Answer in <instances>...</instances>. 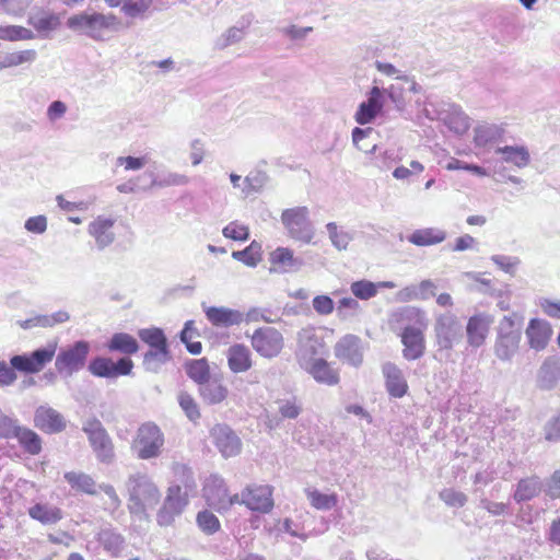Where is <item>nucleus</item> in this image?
<instances>
[{
	"instance_id": "6ab92c4d",
	"label": "nucleus",
	"mask_w": 560,
	"mask_h": 560,
	"mask_svg": "<svg viewBox=\"0 0 560 560\" xmlns=\"http://www.w3.org/2000/svg\"><path fill=\"white\" fill-rule=\"evenodd\" d=\"M336 357L354 368L362 364L363 351L361 339L354 335H346L335 346Z\"/></svg>"
},
{
	"instance_id": "69168bd1",
	"label": "nucleus",
	"mask_w": 560,
	"mask_h": 560,
	"mask_svg": "<svg viewBox=\"0 0 560 560\" xmlns=\"http://www.w3.org/2000/svg\"><path fill=\"white\" fill-rule=\"evenodd\" d=\"M5 55L7 65H10L11 67H18L23 63H32L37 58V51L35 49L13 51Z\"/></svg>"
},
{
	"instance_id": "3c124183",
	"label": "nucleus",
	"mask_w": 560,
	"mask_h": 560,
	"mask_svg": "<svg viewBox=\"0 0 560 560\" xmlns=\"http://www.w3.org/2000/svg\"><path fill=\"white\" fill-rule=\"evenodd\" d=\"M138 336L144 343L150 347V349L168 348L167 339L161 328H143L138 331Z\"/></svg>"
},
{
	"instance_id": "e2e57ef3",
	"label": "nucleus",
	"mask_w": 560,
	"mask_h": 560,
	"mask_svg": "<svg viewBox=\"0 0 560 560\" xmlns=\"http://www.w3.org/2000/svg\"><path fill=\"white\" fill-rule=\"evenodd\" d=\"M222 234L224 237L233 241H247L249 238L248 226L241 224L237 221L230 222L224 226Z\"/></svg>"
},
{
	"instance_id": "2f4dec72",
	"label": "nucleus",
	"mask_w": 560,
	"mask_h": 560,
	"mask_svg": "<svg viewBox=\"0 0 560 560\" xmlns=\"http://www.w3.org/2000/svg\"><path fill=\"white\" fill-rule=\"evenodd\" d=\"M96 540L103 550L112 557H118L125 547L124 536L110 527L102 528L96 534Z\"/></svg>"
},
{
	"instance_id": "7c9ffc66",
	"label": "nucleus",
	"mask_w": 560,
	"mask_h": 560,
	"mask_svg": "<svg viewBox=\"0 0 560 560\" xmlns=\"http://www.w3.org/2000/svg\"><path fill=\"white\" fill-rule=\"evenodd\" d=\"M324 342L315 335H310L302 339L296 353L301 365L303 368L307 364L310 365L314 360H316L315 357L324 353Z\"/></svg>"
},
{
	"instance_id": "de8ad7c7",
	"label": "nucleus",
	"mask_w": 560,
	"mask_h": 560,
	"mask_svg": "<svg viewBox=\"0 0 560 560\" xmlns=\"http://www.w3.org/2000/svg\"><path fill=\"white\" fill-rule=\"evenodd\" d=\"M232 257L245 266L254 268L261 260V245L257 241H253L243 250H234Z\"/></svg>"
},
{
	"instance_id": "473e14b6",
	"label": "nucleus",
	"mask_w": 560,
	"mask_h": 560,
	"mask_svg": "<svg viewBox=\"0 0 560 560\" xmlns=\"http://www.w3.org/2000/svg\"><path fill=\"white\" fill-rule=\"evenodd\" d=\"M446 232L440 228L417 229L407 236V241L416 246H432L444 242Z\"/></svg>"
},
{
	"instance_id": "f03ea898",
	"label": "nucleus",
	"mask_w": 560,
	"mask_h": 560,
	"mask_svg": "<svg viewBox=\"0 0 560 560\" xmlns=\"http://www.w3.org/2000/svg\"><path fill=\"white\" fill-rule=\"evenodd\" d=\"M127 508L131 515L139 520L148 517V511L161 501V492L153 479L145 472L130 474L125 482Z\"/></svg>"
},
{
	"instance_id": "1a4fd4ad",
	"label": "nucleus",
	"mask_w": 560,
	"mask_h": 560,
	"mask_svg": "<svg viewBox=\"0 0 560 560\" xmlns=\"http://www.w3.org/2000/svg\"><path fill=\"white\" fill-rule=\"evenodd\" d=\"M133 362L128 357L120 358L114 362L108 357H95L88 364V371L95 377L116 380L119 376L130 375Z\"/></svg>"
},
{
	"instance_id": "a19ab883",
	"label": "nucleus",
	"mask_w": 560,
	"mask_h": 560,
	"mask_svg": "<svg viewBox=\"0 0 560 560\" xmlns=\"http://www.w3.org/2000/svg\"><path fill=\"white\" fill-rule=\"evenodd\" d=\"M542 490V481L536 477L521 479L513 494V499L521 503L534 499Z\"/></svg>"
},
{
	"instance_id": "09e8293b",
	"label": "nucleus",
	"mask_w": 560,
	"mask_h": 560,
	"mask_svg": "<svg viewBox=\"0 0 560 560\" xmlns=\"http://www.w3.org/2000/svg\"><path fill=\"white\" fill-rule=\"evenodd\" d=\"M186 373L199 386L211 378L210 366L206 359L189 361L186 364Z\"/></svg>"
},
{
	"instance_id": "a18cd8bd",
	"label": "nucleus",
	"mask_w": 560,
	"mask_h": 560,
	"mask_svg": "<svg viewBox=\"0 0 560 560\" xmlns=\"http://www.w3.org/2000/svg\"><path fill=\"white\" fill-rule=\"evenodd\" d=\"M170 360L171 353L168 348L149 349L143 355V368L145 371L156 373Z\"/></svg>"
},
{
	"instance_id": "338daca9",
	"label": "nucleus",
	"mask_w": 560,
	"mask_h": 560,
	"mask_svg": "<svg viewBox=\"0 0 560 560\" xmlns=\"http://www.w3.org/2000/svg\"><path fill=\"white\" fill-rule=\"evenodd\" d=\"M542 490L548 498L560 499V469L555 470L550 477L545 479Z\"/></svg>"
},
{
	"instance_id": "a878e982",
	"label": "nucleus",
	"mask_w": 560,
	"mask_h": 560,
	"mask_svg": "<svg viewBox=\"0 0 560 560\" xmlns=\"http://www.w3.org/2000/svg\"><path fill=\"white\" fill-rule=\"evenodd\" d=\"M424 330H418L410 328L407 331H402L401 343L404 345L402 355L408 361H413L421 358L425 350Z\"/></svg>"
},
{
	"instance_id": "79ce46f5",
	"label": "nucleus",
	"mask_w": 560,
	"mask_h": 560,
	"mask_svg": "<svg viewBox=\"0 0 560 560\" xmlns=\"http://www.w3.org/2000/svg\"><path fill=\"white\" fill-rule=\"evenodd\" d=\"M19 441L21 447L30 455H38L42 452V439L33 430L19 427L13 435Z\"/></svg>"
},
{
	"instance_id": "f3484780",
	"label": "nucleus",
	"mask_w": 560,
	"mask_h": 560,
	"mask_svg": "<svg viewBox=\"0 0 560 560\" xmlns=\"http://www.w3.org/2000/svg\"><path fill=\"white\" fill-rule=\"evenodd\" d=\"M34 425L45 433L54 434L63 431L67 427V421L59 411L45 404L36 408Z\"/></svg>"
},
{
	"instance_id": "b1692460",
	"label": "nucleus",
	"mask_w": 560,
	"mask_h": 560,
	"mask_svg": "<svg viewBox=\"0 0 560 560\" xmlns=\"http://www.w3.org/2000/svg\"><path fill=\"white\" fill-rule=\"evenodd\" d=\"M269 261L273 267L270 271L291 272L298 271L303 266V260L294 256V253L289 247L279 246L269 255Z\"/></svg>"
},
{
	"instance_id": "423d86ee",
	"label": "nucleus",
	"mask_w": 560,
	"mask_h": 560,
	"mask_svg": "<svg viewBox=\"0 0 560 560\" xmlns=\"http://www.w3.org/2000/svg\"><path fill=\"white\" fill-rule=\"evenodd\" d=\"M91 345L86 340H77L60 348L56 355L55 368L59 374L71 376L81 371L88 361Z\"/></svg>"
},
{
	"instance_id": "6e6552de",
	"label": "nucleus",
	"mask_w": 560,
	"mask_h": 560,
	"mask_svg": "<svg viewBox=\"0 0 560 560\" xmlns=\"http://www.w3.org/2000/svg\"><path fill=\"white\" fill-rule=\"evenodd\" d=\"M434 331L440 351L452 350L463 338V326L458 318L450 312L441 314L436 318Z\"/></svg>"
},
{
	"instance_id": "f257e3e1",
	"label": "nucleus",
	"mask_w": 560,
	"mask_h": 560,
	"mask_svg": "<svg viewBox=\"0 0 560 560\" xmlns=\"http://www.w3.org/2000/svg\"><path fill=\"white\" fill-rule=\"evenodd\" d=\"M67 26L74 33L92 40L106 42L121 30L122 23L113 13H102L89 9L71 15L67 20Z\"/></svg>"
},
{
	"instance_id": "ddd939ff",
	"label": "nucleus",
	"mask_w": 560,
	"mask_h": 560,
	"mask_svg": "<svg viewBox=\"0 0 560 560\" xmlns=\"http://www.w3.org/2000/svg\"><path fill=\"white\" fill-rule=\"evenodd\" d=\"M83 431L88 434L96 457L103 463H109L114 457L113 444L101 421L96 419L86 421Z\"/></svg>"
},
{
	"instance_id": "13d9d810",
	"label": "nucleus",
	"mask_w": 560,
	"mask_h": 560,
	"mask_svg": "<svg viewBox=\"0 0 560 560\" xmlns=\"http://www.w3.org/2000/svg\"><path fill=\"white\" fill-rule=\"evenodd\" d=\"M196 522L198 527L207 535H212L220 529L219 518L207 510L197 514Z\"/></svg>"
},
{
	"instance_id": "4d7b16f0",
	"label": "nucleus",
	"mask_w": 560,
	"mask_h": 560,
	"mask_svg": "<svg viewBox=\"0 0 560 560\" xmlns=\"http://www.w3.org/2000/svg\"><path fill=\"white\" fill-rule=\"evenodd\" d=\"M189 183L188 176L179 173L168 172L166 174H162L159 177L153 178L151 185L153 187H170V186H184Z\"/></svg>"
},
{
	"instance_id": "603ef678",
	"label": "nucleus",
	"mask_w": 560,
	"mask_h": 560,
	"mask_svg": "<svg viewBox=\"0 0 560 560\" xmlns=\"http://www.w3.org/2000/svg\"><path fill=\"white\" fill-rule=\"evenodd\" d=\"M35 34L32 30L20 25H0V39L2 40H30L34 39Z\"/></svg>"
},
{
	"instance_id": "9d476101",
	"label": "nucleus",
	"mask_w": 560,
	"mask_h": 560,
	"mask_svg": "<svg viewBox=\"0 0 560 560\" xmlns=\"http://www.w3.org/2000/svg\"><path fill=\"white\" fill-rule=\"evenodd\" d=\"M188 504L187 491L174 485L167 489L162 506L158 511L156 522L160 526H170L179 516Z\"/></svg>"
},
{
	"instance_id": "9b49d317",
	"label": "nucleus",
	"mask_w": 560,
	"mask_h": 560,
	"mask_svg": "<svg viewBox=\"0 0 560 560\" xmlns=\"http://www.w3.org/2000/svg\"><path fill=\"white\" fill-rule=\"evenodd\" d=\"M203 497L210 508L217 511H225L240 502L238 494L229 495L224 479L219 475L209 476L203 485Z\"/></svg>"
},
{
	"instance_id": "e433bc0d",
	"label": "nucleus",
	"mask_w": 560,
	"mask_h": 560,
	"mask_svg": "<svg viewBox=\"0 0 560 560\" xmlns=\"http://www.w3.org/2000/svg\"><path fill=\"white\" fill-rule=\"evenodd\" d=\"M27 23L42 36H47L50 32L58 28L60 25V18L56 13L42 10L31 13L28 15Z\"/></svg>"
},
{
	"instance_id": "5701e85b",
	"label": "nucleus",
	"mask_w": 560,
	"mask_h": 560,
	"mask_svg": "<svg viewBox=\"0 0 560 560\" xmlns=\"http://www.w3.org/2000/svg\"><path fill=\"white\" fill-rule=\"evenodd\" d=\"M393 318L400 326L402 331H407L410 328L425 330L428 326L425 313L415 306H405L397 310L393 314Z\"/></svg>"
},
{
	"instance_id": "bf43d9fd",
	"label": "nucleus",
	"mask_w": 560,
	"mask_h": 560,
	"mask_svg": "<svg viewBox=\"0 0 560 560\" xmlns=\"http://www.w3.org/2000/svg\"><path fill=\"white\" fill-rule=\"evenodd\" d=\"M490 259L499 269L512 277L515 276L521 265V259L517 256L492 255Z\"/></svg>"
},
{
	"instance_id": "774afa93",
	"label": "nucleus",
	"mask_w": 560,
	"mask_h": 560,
	"mask_svg": "<svg viewBox=\"0 0 560 560\" xmlns=\"http://www.w3.org/2000/svg\"><path fill=\"white\" fill-rule=\"evenodd\" d=\"M545 439L549 442L560 441V410L559 413L552 417L544 427Z\"/></svg>"
},
{
	"instance_id": "0eeeda50",
	"label": "nucleus",
	"mask_w": 560,
	"mask_h": 560,
	"mask_svg": "<svg viewBox=\"0 0 560 560\" xmlns=\"http://www.w3.org/2000/svg\"><path fill=\"white\" fill-rule=\"evenodd\" d=\"M57 345L51 343L38 348L31 353L15 354L11 357L10 364L18 372L35 374L42 371L55 357Z\"/></svg>"
},
{
	"instance_id": "052dcab7",
	"label": "nucleus",
	"mask_w": 560,
	"mask_h": 560,
	"mask_svg": "<svg viewBox=\"0 0 560 560\" xmlns=\"http://www.w3.org/2000/svg\"><path fill=\"white\" fill-rule=\"evenodd\" d=\"M177 399L182 410L190 421H196L200 418L199 407L191 395L180 392Z\"/></svg>"
},
{
	"instance_id": "f8f14e48",
	"label": "nucleus",
	"mask_w": 560,
	"mask_h": 560,
	"mask_svg": "<svg viewBox=\"0 0 560 560\" xmlns=\"http://www.w3.org/2000/svg\"><path fill=\"white\" fill-rule=\"evenodd\" d=\"M253 349L262 358L272 359L283 349V336L273 327H260L252 336Z\"/></svg>"
},
{
	"instance_id": "39448f33",
	"label": "nucleus",
	"mask_w": 560,
	"mask_h": 560,
	"mask_svg": "<svg viewBox=\"0 0 560 560\" xmlns=\"http://www.w3.org/2000/svg\"><path fill=\"white\" fill-rule=\"evenodd\" d=\"M288 237L302 244H311L315 236V228L310 219V210L305 206L284 209L280 217Z\"/></svg>"
},
{
	"instance_id": "2eb2a0df",
	"label": "nucleus",
	"mask_w": 560,
	"mask_h": 560,
	"mask_svg": "<svg viewBox=\"0 0 560 560\" xmlns=\"http://www.w3.org/2000/svg\"><path fill=\"white\" fill-rule=\"evenodd\" d=\"M238 503L252 511L268 513L273 508L272 488L268 485L247 487Z\"/></svg>"
},
{
	"instance_id": "c85d7f7f",
	"label": "nucleus",
	"mask_w": 560,
	"mask_h": 560,
	"mask_svg": "<svg viewBox=\"0 0 560 560\" xmlns=\"http://www.w3.org/2000/svg\"><path fill=\"white\" fill-rule=\"evenodd\" d=\"M28 516L43 525H54L63 517L62 510L47 502H37L27 510Z\"/></svg>"
},
{
	"instance_id": "393cba45",
	"label": "nucleus",
	"mask_w": 560,
	"mask_h": 560,
	"mask_svg": "<svg viewBox=\"0 0 560 560\" xmlns=\"http://www.w3.org/2000/svg\"><path fill=\"white\" fill-rule=\"evenodd\" d=\"M229 369L235 373H245L253 366V354L250 349L243 343H234L226 350Z\"/></svg>"
},
{
	"instance_id": "864d4df0",
	"label": "nucleus",
	"mask_w": 560,
	"mask_h": 560,
	"mask_svg": "<svg viewBox=\"0 0 560 560\" xmlns=\"http://www.w3.org/2000/svg\"><path fill=\"white\" fill-rule=\"evenodd\" d=\"M373 135H374V129L371 127H368V128L355 127L352 130V142L360 151H363L365 153H375L377 145L375 143L370 145L365 141Z\"/></svg>"
},
{
	"instance_id": "4be33fe9",
	"label": "nucleus",
	"mask_w": 560,
	"mask_h": 560,
	"mask_svg": "<svg viewBox=\"0 0 560 560\" xmlns=\"http://www.w3.org/2000/svg\"><path fill=\"white\" fill-rule=\"evenodd\" d=\"M493 323L492 316L486 313H478L468 319L466 326L467 342L472 348L481 347L489 334Z\"/></svg>"
},
{
	"instance_id": "72a5a7b5",
	"label": "nucleus",
	"mask_w": 560,
	"mask_h": 560,
	"mask_svg": "<svg viewBox=\"0 0 560 560\" xmlns=\"http://www.w3.org/2000/svg\"><path fill=\"white\" fill-rule=\"evenodd\" d=\"M110 8L121 7V12L130 19H144L153 0H104Z\"/></svg>"
},
{
	"instance_id": "4468645a",
	"label": "nucleus",
	"mask_w": 560,
	"mask_h": 560,
	"mask_svg": "<svg viewBox=\"0 0 560 560\" xmlns=\"http://www.w3.org/2000/svg\"><path fill=\"white\" fill-rule=\"evenodd\" d=\"M385 105V91L378 85H373L366 93V101L362 102L354 114V120L359 125H368L382 113Z\"/></svg>"
},
{
	"instance_id": "37998d69",
	"label": "nucleus",
	"mask_w": 560,
	"mask_h": 560,
	"mask_svg": "<svg viewBox=\"0 0 560 560\" xmlns=\"http://www.w3.org/2000/svg\"><path fill=\"white\" fill-rule=\"evenodd\" d=\"M560 378V365L552 359H547L538 372V385L542 389H551Z\"/></svg>"
},
{
	"instance_id": "ea45409f",
	"label": "nucleus",
	"mask_w": 560,
	"mask_h": 560,
	"mask_svg": "<svg viewBox=\"0 0 560 560\" xmlns=\"http://www.w3.org/2000/svg\"><path fill=\"white\" fill-rule=\"evenodd\" d=\"M65 480L70 485L71 489L89 495L97 493V485L95 480L88 474L82 471H67L63 475Z\"/></svg>"
},
{
	"instance_id": "c9c22d12",
	"label": "nucleus",
	"mask_w": 560,
	"mask_h": 560,
	"mask_svg": "<svg viewBox=\"0 0 560 560\" xmlns=\"http://www.w3.org/2000/svg\"><path fill=\"white\" fill-rule=\"evenodd\" d=\"M494 152L502 156V161L516 166L526 167L530 162V154L525 145H504L498 147Z\"/></svg>"
},
{
	"instance_id": "dca6fc26",
	"label": "nucleus",
	"mask_w": 560,
	"mask_h": 560,
	"mask_svg": "<svg viewBox=\"0 0 560 560\" xmlns=\"http://www.w3.org/2000/svg\"><path fill=\"white\" fill-rule=\"evenodd\" d=\"M210 434L223 457L228 458L240 454L242 448L241 439L229 425L215 424Z\"/></svg>"
},
{
	"instance_id": "bb28decb",
	"label": "nucleus",
	"mask_w": 560,
	"mask_h": 560,
	"mask_svg": "<svg viewBox=\"0 0 560 560\" xmlns=\"http://www.w3.org/2000/svg\"><path fill=\"white\" fill-rule=\"evenodd\" d=\"M207 319L213 325L219 327H231L240 325L244 322V314L237 310L228 307L209 306L205 308Z\"/></svg>"
},
{
	"instance_id": "8fccbe9b",
	"label": "nucleus",
	"mask_w": 560,
	"mask_h": 560,
	"mask_svg": "<svg viewBox=\"0 0 560 560\" xmlns=\"http://www.w3.org/2000/svg\"><path fill=\"white\" fill-rule=\"evenodd\" d=\"M276 404L278 412L283 419L294 420L303 410V404L296 396L278 399Z\"/></svg>"
},
{
	"instance_id": "aec40b11",
	"label": "nucleus",
	"mask_w": 560,
	"mask_h": 560,
	"mask_svg": "<svg viewBox=\"0 0 560 560\" xmlns=\"http://www.w3.org/2000/svg\"><path fill=\"white\" fill-rule=\"evenodd\" d=\"M115 219L105 215H98L90 222L88 233L94 238L100 250L105 249L115 241Z\"/></svg>"
},
{
	"instance_id": "5fc2aeb1",
	"label": "nucleus",
	"mask_w": 560,
	"mask_h": 560,
	"mask_svg": "<svg viewBox=\"0 0 560 560\" xmlns=\"http://www.w3.org/2000/svg\"><path fill=\"white\" fill-rule=\"evenodd\" d=\"M351 293L359 300H370L377 294V284L369 280H358L350 285Z\"/></svg>"
},
{
	"instance_id": "680f3d73",
	"label": "nucleus",
	"mask_w": 560,
	"mask_h": 560,
	"mask_svg": "<svg viewBox=\"0 0 560 560\" xmlns=\"http://www.w3.org/2000/svg\"><path fill=\"white\" fill-rule=\"evenodd\" d=\"M244 37V28L243 27H230L225 33H223L215 40V48L224 49L233 44L241 42Z\"/></svg>"
},
{
	"instance_id": "58836bf2",
	"label": "nucleus",
	"mask_w": 560,
	"mask_h": 560,
	"mask_svg": "<svg viewBox=\"0 0 560 560\" xmlns=\"http://www.w3.org/2000/svg\"><path fill=\"white\" fill-rule=\"evenodd\" d=\"M443 120L450 131L457 136L465 135L470 127V118L459 106L454 104L450 106V109Z\"/></svg>"
},
{
	"instance_id": "a211bd4d",
	"label": "nucleus",
	"mask_w": 560,
	"mask_h": 560,
	"mask_svg": "<svg viewBox=\"0 0 560 560\" xmlns=\"http://www.w3.org/2000/svg\"><path fill=\"white\" fill-rule=\"evenodd\" d=\"M551 325L541 318H532L525 329L528 347L537 352L547 348L552 337Z\"/></svg>"
},
{
	"instance_id": "c756f323",
	"label": "nucleus",
	"mask_w": 560,
	"mask_h": 560,
	"mask_svg": "<svg viewBox=\"0 0 560 560\" xmlns=\"http://www.w3.org/2000/svg\"><path fill=\"white\" fill-rule=\"evenodd\" d=\"M228 394V387L217 377H211L199 386V395L207 405L221 404L226 399Z\"/></svg>"
},
{
	"instance_id": "6e6d98bb",
	"label": "nucleus",
	"mask_w": 560,
	"mask_h": 560,
	"mask_svg": "<svg viewBox=\"0 0 560 560\" xmlns=\"http://www.w3.org/2000/svg\"><path fill=\"white\" fill-rule=\"evenodd\" d=\"M268 182V175L264 171H253L244 179L243 191L246 195L260 191Z\"/></svg>"
},
{
	"instance_id": "0e129e2a",
	"label": "nucleus",
	"mask_w": 560,
	"mask_h": 560,
	"mask_svg": "<svg viewBox=\"0 0 560 560\" xmlns=\"http://www.w3.org/2000/svg\"><path fill=\"white\" fill-rule=\"evenodd\" d=\"M440 499L448 506L452 508H462L467 502V495L462 491L455 490L453 488L443 489L440 492Z\"/></svg>"
},
{
	"instance_id": "f704fd0d",
	"label": "nucleus",
	"mask_w": 560,
	"mask_h": 560,
	"mask_svg": "<svg viewBox=\"0 0 560 560\" xmlns=\"http://www.w3.org/2000/svg\"><path fill=\"white\" fill-rule=\"evenodd\" d=\"M304 369L308 371L318 383L332 386L339 382L338 372L330 368L328 362L322 358H317L310 365H305Z\"/></svg>"
},
{
	"instance_id": "49530a36",
	"label": "nucleus",
	"mask_w": 560,
	"mask_h": 560,
	"mask_svg": "<svg viewBox=\"0 0 560 560\" xmlns=\"http://www.w3.org/2000/svg\"><path fill=\"white\" fill-rule=\"evenodd\" d=\"M306 498L310 504L319 511H329L338 504V495L336 493H323L317 489H306Z\"/></svg>"
},
{
	"instance_id": "4c0bfd02",
	"label": "nucleus",
	"mask_w": 560,
	"mask_h": 560,
	"mask_svg": "<svg viewBox=\"0 0 560 560\" xmlns=\"http://www.w3.org/2000/svg\"><path fill=\"white\" fill-rule=\"evenodd\" d=\"M325 228L332 247L339 252L347 250L350 243L354 240L355 232L353 230H349L336 222H328Z\"/></svg>"
},
{
	"instance_id": "412c9836",
	"label": "nucleus",
	"mask_w": 560,
	"mask_h": 560,
	"mask_svg": "<svg viewBox=\"0 0 560 560\" xmlns=\"http://www.w3.org/2000/svg\"><path fill=\"white\" fill-rule=\"evenodd\" d=\"M505 128L503 125L481 122L474 128V145L476 149L489 151L503 139Z\"/></svg>"
},
{
	"instance_id": "20e7f679",
	"label": "nucleus",
	"mask_w": 560,
	"mask_h": 560,
	"mask_svg": "<svg viewBox=\"0 0 560 560\" xmlns=\"http://www.w3.org/2000/svg\"><path fill=\"white\" fill-rule=\"evenodd\" d=\"M164 445L165 435L161 428L156 423L148 421L137 429L130 448L138 459L149 460L160 457Z\"/></svg>"
},
{
	"instance_id": "c03bdc74",
	"label": "nucleus",
	"mask_w": 560,
	"mask_h": 560,
	"mask_svg": "<svg viewBox=\"0 0 560 560\" xmlns=\"http://www.w3.org/2000/svg\"><path fill=\"white\" fill-rule=\"evenodd\" d=\"M107 348L109 351L129 355L138 351L139 345L136 338L131 335L127 332H116L108 341Z\"/></svg>"
},
{
	"instance_id": "7ed1b4c3",
	"label": "nucleus",
	"mask_w": 560,
	"mask_h": 560,
	"mask_svg": "<svg viewBox=\"0 0 560 560\" xmlns=\"http://www.w3.org/2000/svg\"><path fill=\"white\" fill-rule=\"evenodd\" d=\"M524 317L518 313L504 315L497 327L494 354L504 362H510L520 349Z\"/></svg>"
},
{
	"instance_id": "cd10ccee",
	"label": "nucleus",
	"mask_w": 560,
	"mask_h": 560,
	"mask_svg": "<svg viewBox=\"0 0 560 560\" xmlns=\"http://www.w3.org/2000/svg\"><path fill=\"white\" fill-rule=\"evenodd\" d=\"M386 389L392 397L401 398L407 394L408 384L399 368L388 362L383 365Z\"/></svg>"
}]
</instances>
